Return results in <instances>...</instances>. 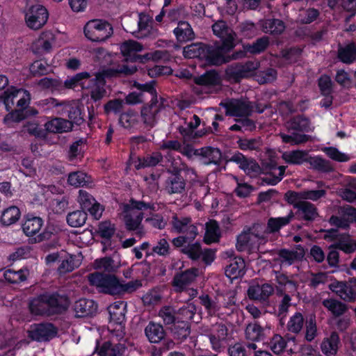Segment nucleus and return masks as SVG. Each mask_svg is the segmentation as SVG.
I'll return each instance as SVG.
<instances>
[{
  "instance_id": "obj_1",
  "label": "nucleus",
  "mask_w": 356,
  "mask_h": 356,
  "mask_svg": "<svg viewBox=\"0 0 356 356\" xmlns=\"http://www.w3.org/2000/svg\"><path fill=\"white\" fill-rule=\"evenodd\" d=\"M235 47L229 42L215 41L213 44H205L204 49L202 50V60L211 66H220L233 60H238V56L240 54L234 50Z\"/></svg>"
},
{
  "instance_id": "obj_2",
  "label": "nucleus",
  "mask_w": 356,
  "mask_h": 356,
  "mask_svg": "<svg viewBox=\"0 0 356 356\" xmlns=\"http://www.w3.org/2000/svg\"><path fill=\"white\" fill-rule=\"evenodd\" d=\"M286 126L291 134H280L284 143L298 145L310 140L311 136L304 134L311 131L310 121L307 118L302 115H295L287 121Z\"/></svg>"
},
{
  "instance_id": "obj_3",
  "label": "nucleus",
  "mask_w": 356,
  "mask_h": 356,
  "mask_svg": "<svg viewBox=\"0 0 356 356\" xmlns=\"http://www.w3.org/2000/svg\"><path fill=\"white\" fill-rule=\"evenodd\" d=\"M154 209L150 204L143 201H136L131 199L129 204L124 205L123 212L124 222L125 227L129 231H136V234L138 236H143L145 232L141 221L143 218V209Z\"/></svg>"
},
{
  "instance_id": "obj_4",
  "label": "nucleus",
  "mask_w": 356,
  "mask_h": 356,
  "mask_svg": "<svg viewBox=\"0 0 356 356\" xmlns=\"http://www.w3.org/2000/svg\"><path fill=\"white\" fill-rule=\"evenodd\" d=\"M90 285L96 286L99 291L111 296H118L120 280L113 274L95 272L88 275Z\"/></svg>"
},
{
  "instance_id": "obj_5",
  "label": "nucleus",
  "mask_w": 356,
  "mask_h": 356,
  "mask_svg": "<svg viewBox=\"0 0 356 356\" xmlns=\"http://www.w3.org/2000/svg\"><path fill=\"white\" fill-rule=\"evenodd\" d=\"M86 37L92 42H103L113 34V27L108 22L102 19H93L84 26Z\"/></svg>"
},
{
  "instance_id": "obj_6",
  "label": "nucleus",
  "mask_w": 356,
  "mask_h": 356,
  "mask_svg": "<svg viewBox=\"0 0 356 356\" xmlns=\"http://www.w3.org/2000/svg\"><path fill=\"white\" fill-rule=\"evenodd\" d=\"M259 67L258 62L248 60L245 63H234L228 65L225 70L227 78L235 83L250 77Z\"/></svg>"
},
{
  "instance_id": "obj_7",
  "label": "nucleus",
  "mask_w": 356,
  "mask_h": 356,
  "mask_svg": "<svg viewBox=\"0 0 356 356\" xmlns=\"http://www.w3.org/2000/svg\"><path fill=\"white\" fill-rule=\"evenodd\" d=\"M338 214L332 215L328 220L330 225L348 231L350 225L356 223V207L350 205H343L339 208Z\"/></svg>"
},
{
  "instance_id": "obj_8",
  "label": "nucleus",
  "mask_w": 356,
  "mask_h": 356,
  "mask_svg": "<svg viewBox=\"0 0 356 356\" xmlns=\"http://www.w3.org/2000/svg\"><path fill=\"white\" fill-rule=\"evenodd\" d=\"M330 290L346 302L356 300V278H349L348 281L334 282L330 285Z\"/></svg>"
},
{
  "instance_id": "obj_9",
  "label": "nucleus",
  "mask_w": 356,
  "mask_h": 356,
  "mask_svg": "<svg viewBox=\"0 0 356 356\" xmlns=\"http://www.w3.org/2000/svg\"><path fill=\"white\" fill-rule=\"evenodd\" d=\"M28 333L31 339L46 342L56 337L58 329L52 323H38L32 325Z\"/></svg>"
},
{
  "instance_id": "obj_10",
  "label": "nucleus",
  "mask_w": 356,
  "mask_h": 356,
  "mask_svg": "<svg viewBox=\"0 0 356 356\" xmlns=\"http://www.w3.org/2000/svg\"><path fill=\"white\" fill-rule=\"evenodd\" d=\"M220 106L225 108L227 116L248 117L252 112V106L250 102L238 99H232L227 102H221Z\"/></svg>"
},
{
  "instance_id": "obj_11",
  "label": "nucleus",
  "mask_w": 356,
  "mask_h": 356,
  "mask_svg": "<svg viewBox=\"0 0 356 356\" xmlns=\"http://www.w3.org/2000/svg\"><path fill=\"white\" fill-rule=\"evenodd\" d=\"M270 45L269 37L264 35L257 38L252 43H245L242 44V49H237L238 60L248 58L250 56L259 55L264 52Z\"/></svg>"
},
{
  "instance_id": "obj_12",
  "label": "nucleus",
  "mask_w": 356,
  "mask_h": 356,
  "mask_svg": "<svg viewBox=\"0 0 356 356\" xmlns=\"http://www.w3.org/2000/svg\"><path fill=\"white\" fill-rule=\"evenodd\" d=\"M48 16V11L43 6H32L26 14L27 26L32 29L38 30L46 24Z\"/></svg>"
},
{
  "instance_id": "obj_13",
  "label": "nucleus",
  "mask_w": 356,
  "mask_h": 356,
  "mask_svg": "<svg viewBox=\"0 0 356 356\" xmlns=\"http://www.w3.org/2000/svg\"><path fill=\"white\" fill-rule=\"evenodd\" d=\"M165 100L161 98V102L159 103L157 99H150V104L143 106L140 110V115L143 123L149 127H153L156 122V116L159 111L165 108L164 102Z\"/></svg>"
},
{
  "instance_id": "obj_14",
  "label": "nucleus",
  "mask_w": 356,
  "mask_h": 356,
  "mask_svg": "<svg viewBox=\"0 0 356 356\" xmlns=\"http://www.w3.org/2000/svg\"><path fill=\"white\" fill-rule=\"evenodd\" d=\"M229 161L238 164L239 168L250 177L257 176L261 171V168L255 160L248 159L238 151L234 153Z\"/></svg>"
},
{
  "instance_id": "obj_15",
  "label": "nucleus",
  "mask_w": 356,
  "mask_h": 356,
  "mask_svg": "<svg viewBox=\"0 0 356 356\" xmlns=\"http://www.w3.org/2000/svg\"><path fill=\"white\" fill-rule=\"evenodd\" d=\"M213 35L220 39V42H229L234 47L236 46V33L224 20L216 22L211 26Z\"/></svg>"
},
{
  "instance_id": "obj_16",
  "label": "nucleus",
  "mask_w": 356,
  "mask_h": 356,
  "mask_svg": "<svg viewBox=\"0 0 356 356\" xmlns=\"http://www.w3.org/2000/svg\"><path fill=\"white\" fill-rule=\"evenodd\" d=\"M195 307L194 306L179 307V344L189 336L191 333V324L188 321L193 319L195 314Z\"/></svg>"
},
{
  "instance_id": "obj_17",
  "label": "nucleus",
  "mask_w": 356,
  "mask_h": 356,
  "mask_svg": "<svg viewBox=\"0 0 356 356\" xmlns=\"http://www.w3.org/2000/svg\"><path fill=\"white\" fill-rule=\"evenodd\" d=\"M228 329L222 323L217 324L208 335L213 350L220 352L227 340Z\"/></svg>"
},
{
  "instance_id": "obj_18",
  "label": "nucleus",
  "mask_w": 356,
  "mask_h": 356,
  "mask_svg": "<svg viewBox=\"0 0 356 356\" xmlns=\"http://www.w3.org/2000/svg\"><path fill=\"white\" fill-rule=\"evenodd\" d=\"M294 217L299 220L313 222L318 216L316 207L308 201L300 202L296 205V211L293 213Z\"/></svg>"
},
{
  "instance_id": "obj_19",
  "label": "nucleus",
  "mask_w": 356,
  "mask_h": 356,
  "mask_svg": "<svg viewBox=\"0 0 356 356\" xmlns=\"http://www.w3.org/2000/svg\"><path fill=\"white\" fill-rule=\"evenodd\" d=\"M51 316L65 312L70 305L67 296L58 294H45Z\"/></svg>"
},
{
  "instance_id": "obj_20",
  "label": "nucleus",
  "mask_w": 356,
  "mask_h": 356,
  "mask_svg": "<svg viewBox=\"0 0 356 356\" xmlns=\"http://www.w3.org/2000/svg\"><path fill=\"white\" fill-rule=\"evenodd\" d=\"M222 159V152L220 149L211 146L200 148V156L199 161L204 165L211 164L220 165Z\"/></svg>"
},
{
  "instance_id": "obj_21",
  "label": "nucleus",
  "mask_w": 356,
  "mask_h": 356,
  "mask_svg": "<svg viewBox=\"0 0 356 356\" xmlns=\"http://www.w3.org/2000/svg\"><path fill=\"white\" fill-rule=\"evenodd\" d=\"M97 305L92 300L86 298H81L75 302L74 305V311L75 316L83 318L92 315L96 313Z\"/></svg>"
},
{
  "instance_id": "obj_22",
  "label": "nucleus",
  "mask_w": 356,
  "mask_h": 356,
  "mask_svg": "<svg viewBox=\"0 0 356 356\" xmlns=\"http://www.w3.org/2000/svg\"><path fill=\"white\" fill-rule=\"evenodd\" d=\"M192 118L193 120L187 124L186 127L179 126V134L184 138L195 140L204 136L207 131L204 129L195 131V129L200 124L201 120L197 115H193Z\"/></svg>"
},
{
  "instance_id": "obj_23",
  "label": "nucleus",
  "mask_w": 356,
  "mask_h": 356,
  "mask_svg": "<svg viewBox=\"0 0 356 356\" xmlns=\"http://www.w3.org/2000/svg\"><path fill=\"white\" fill-rule=\"evenodd\" d=\"M274 289L270 284L250 286L248 289V296L250 299L265 301L273 294Z\"/></svg>"
},
{
  "instance_id": "obj_24",
  "label": "nucleus",
  "mask_w": 356,
  "mask_h": 356,
  "mask_svg": "<svg viewBox=\"0 0 356 356\" xmlns=\"http://www.w3.org/2000/svg\"><path fill=\"white\" fill-rule=\"evenodd\" d=\"M339 343V335L336 331H333L328 337L323 339L321 343V350L325 356H336Z\"/></svg>"
},
{
  "instance_id": "obj_25",
  "label": "nucleus",
  "mask_w": 356,
  "mask_h": 356,
  "mask_svg": "<svg viewBox=\"0 0 356 356\" xmlns=\"http://www.w3.org/2000/svg\"><path fill=\"white\" fill-rule=\"evenodd\" d=\"M337 58L341 63L350 65L356 61V42L352 41L345 45L339 44Z\"/></svg>"
},
{
  "instance_id": "obj_26",
  "label": "nucleus",
  "mask_w": 356,
  "mask_h": 356,
  "mask_svg": "<svg viewBox=\"0 0 356 356\" xmlns=\"http://www.w3.org/2000/svg\"><path fill=\"white\" fill-rule=\"evenodd\" d=\"M143 49L140 43L131 40L124 42L120 46V51L125 57V61L131 63L137 61V52L142 51Z\"/></svg>"
},
{
  "instance_id": "obj_27",
  "label": "nucleus",
  "mask_w": 356,
  "mask_h": 356,
  "mask_svg": "<svg viewBox=\"0 0 356 356\" xmlns=\"http://www.w3.org/2000/svg\"><path fill=\"white\" fill-rule=\"evenodd\" d=\"M330 248L341 250L345 254H352L356 250V240L352 238L348 233H342L339 240L331 244Z\"/></svg>"
},
{
  "instance_id": "obj_28",
  "label": "nucleus",
  "mask_w": 356,
  "mask_h": 356,
  "mask_svg": "<svg viewBox=\"0 0 356 356\" xmlns=\"http://www.w3.org/2000/svg\"><path fill=\"white\" fill-rule=\"evenodd\" d=\"M307 163L309 164V169L319 172L330 173L334 171L332 163L320 155L312 156L309 154Z\"/></svg>"
},
{
  "instance_id": "obj_29",
  "label": "nucleus",
  "mask_w": 356,
  "mask_h": 356,
  "mask_svg": "<svg viewBox=\"0 0 356 356\" xmlns=\"http://www.w3.org/2000/svg\"><path fill=\"white\" fill-rule=\"evenodd\" d=\"M245 261L241 257H235L225 270L226 276L232 280L242 277L245 274Z\"/></svg>"
},
{
  "instance_id": "obj_30",
  "label": "nucleus",
  "mask_w": 356,
  "mask_h": 356,
  "mask_svg": "<svg viewBox=\"0 0 356 356\" xmlns=\"http://www.w3.org/2000/svg\"><path fill=\"white\" fill-rule=\"evenodd\" d=\"M309 156L307 150L296 149L284 152L282 159L289 165H301L307 163Z\"/></svg>"
},
{
  "instance_id": "obj_31",
  "label": "nucleus",
  "mask_w": 356,
  "mask_h": 356,
  "mask_svg": "<svg viewBox=\"0 0 356 356\" xmlns=\"http://www.w3.org/2000/svg\"><path fill=\"white\" fill-rule=\"evenodd\" d=\"M110 315V321L115 324H122L125 319L127 312V302L124 301H117L108 307Z\"/></svg>"
},
{
  "instance_id": "obj_32",
  "label": "nucleus",
  "mask_w": 356,
  "mask_h": 356,
  "mask_svg": "<svg viewBox=\"0 0 356 356\" xmlns=\"http://www.w3.org/2000/svg\"><path fill=\"white\" fill-rule=\"evenodd\" d=\"M161 149H168L165 157L168 162L170 163L168 171L171 173L176 174L178 172V167L177 166L176 159L175 154L178 150V141L177 140H167L163 141L161 145Z\"/></svg>"
},
{
  "instance_id": "obj_33",
  "label": "nucleus",
  "mask_w": 356,
  "mask_h": 356,
  "mask_svg": "<svg viewBox=\"0 0 356 356\" xmlns=\"http://www.w3.org/2000/svg\"><path fill=\"white\" fill-rule=\"evenodd\" d=\"M44 127L45 131L50 133H63L71 131L72 129V122L60 118H55L48 121L45 123Z\"/></svg>"
},
{
  "instance_id": "obj_34",
  "label": "nucleus",
  "mask_w": 356,
  "mask_h": 356,
  "mask_svg": "<svg viewBox=\"0 0 356 356\" xmlns=\"http://www.w3.org/2000/svg\"><path fill=\"white\" fill-rule=\"evenodd\" d=\"M284 22L279 19H267L261 23V30L265 33L272 35H280L285 30Z\"/></svg>"
},
{
  "instance_id": "obj_35",
  "label": "nucleus",
  "mask_w": 356,
  "mask_h": 356,
  "mask_svg": "<svg viewBox=\"0 0 356 356\" xmlns=\"http://www.w3.org/2000/svg\"><path fill=\"white\" fill-rule=\"evenodd\" d=\"M45 294L34 298L29 303V309L35 315L51 316L47 302Z\"/></svg>"
},
{
  "instance_id": "obj_36",
  "label": "nucleus",
  "mask_w": 356,
  "mask_h": 356,
  "mask_svg": "<svg viewBox=\"0 0 356 356\" xmlns=\"http://www.w3.org/2000/svg\"><path fill=\"white\" fill-rule=\"evenodd\" d=\"M220 236L219 225L216 220H211L206 224V231L204 236V242L206 244L210 245L218 242Z\"/></svg>"
},
{
  "instance_id": "obj_37",
  "label": "nucleus",
  "mask_w": 356,
  "mask_h": 356,
  "mask_svg": "<svg viewBox=\"0 0 356 356\" xmlns=\"http://www.w3.org/2000/svg\"><path fill=\"white\" fill-rule=\"evenodd\" d=\"M294 218L292 211L286 216L273 218L270 217L267 222V229L270 233L279 232L282 227L289 224Z\"/></svg>"
},
{
  "instance_id": "obj_38",
  "label": "nucleus",
  "mask_w": 356,
  "mask_h": 356,
  "mask_svg": "<svg viewBox=\"0 0 356 356\" xmlns=\"http://www.w3.org/2000/svg\"><path fill=\"white\" fill-rule=\"evenodd\" d=\"M145 335L151 343H159L165 337V331L160 324L150 322L145 330Z\"/></svg>"
},
{
  "instance_id": "obj_39",
  "label": "nucleus",
  "mask_w": 356,
  "mask_h": 356,
  "mask_svg": "<svg viewBox=\"0 0 356 356\" xmlns=\"http://www.w3.org/2000/svg\"><path fill=\"white\" fill-rule=\"evenodd\" d=\"M322 303L334 317L343 315L348 309L347 305L334 298L325 299Z\"/></svg>"
},
{
  "instance_id": "obj_40",
  "label": "nucleus",
  "mask_w": 356,
  "mask_h": 356,
  "mask_svg": "<svg viewBox=\"0 0 356 356\" xmlns=\"http://www.w3.org/2000/svg\"><path fill=\"white\" fill-rule=\"evenodd\" d=\"M125 350L123 344H113L110 341H106L98 350L99 356H122Z\"/></svg>"
},
{
  "instance_id": "obj_41",
  "label": "nucleus",
  "mask_w": 356,
  "mask_h": 356,
  "mask_svg": "<svg viewBox=\"0 0 356 356\" xmlns=\"http://www.w3.org/2000/svg\"><path fill=\"white\" fill-rule=\"evenodd\" d=\"M37 111L33 108H27V110L24 109H18L15 110L9 113H8L4 117V122L9 124L11 122H19L23 120H25L29 116L34 115L37 113Z\"/></svg>"
},
{
  "instance_id": "obj_42",
  "label": "nucleus",
  "mask_w": 356,
  "mask_h": 356,
  "mask_svg": "<svg viewBox=\"0 0 356 356\" xmlns=\"http://www.w3.org/2000/svg\"><path fill=\"white\" fill-rule=\"evenodd\" d=\"M198 275V269L196 268H189L184 272H179V298H182L186 291L184 286L187 285L195 280Z\"/></svg>"
},
{
  "instance_id": "obj_43",
  "label": "nucleus",
  "mask_w": 356,
  "mask_h": 356,
  "mask_svg": "<svg viewBox=\"0 0 356 356\" xmlns=\"http://www.w3.org/2000/svg\"><path fill=\"white\" fill-rule=\"evenodd\" d=\"M264 328L257 321L253 323H249L245 330L246 339L252 341L262 340L264 337Z\"/></svg>"
},
{
  "instance_id": "obj_44",
  "label": "nucleus",
  "mask_w": 356,
  "mask_h": 356,
  "mask_svg": "<svg viewBox=\"0 0 356 356\" xmlns=\"http://www.w3.org/2000/svg\"><path fill=\"white\" fill-rule=\"evenodd\" d=\"M43 220L40 217H27L22 225V229L26 236L35 234L41 229Z\"/></svg>"
},
{
  "instance_id": "obj_45",
  "label": "nucleus",
  "mask_w": 356,
  "mask_h": 356,
  "mask_svg": "<svg viewBox=\"0 0 356 356\" xmlns=\"http://www.w3.org/2000/svg\"><path fill=\"white\" fill-rule=\"evenodd\" d=\"M180 248V252L186 254L192 261H197L201 257L202 249L200 243L195 242L194 243H188V245H184Z\"/></svg>"
},
{
  "instance_id": "obj_46",
  "label": "nucleus",
  "mask_w": 356,
  "mask_h": 356,
  "mask_svg": "<svg viewBox=\"0 0 356 356\" xmlns=\"http://www.w3.org/2000/svg\"><path fill=\"white\" fill-rule=\"evenodd\" d=\"M236 143L238 148L243 151L259 150L262 145V141L260 137L252 138H239Z\"/></svg>"
},
{
  "instance_id": "obj_47",
  "label": "nucleus",
  "mask_w": 356,
  "mask_h": 356,
  "mask_svg": "<svg viewBox=\"0 0 356 356\" xmlns=\"http://www.w3.org/2000/svg\"><path fill=\"white\" fill-rule=\"evenodd\" d=\"M21 212L18 207L12 206L5 209L1 217V222L4 225L15 223L19 218Z\"/></svg>"
},
{
  "instance_id": "obj_48",
  "label": "nucleus",
  "mask_w": 356,
  "mask_h": 356,
  "mask_svg": "<svg viewBox=\"0 0 356 356\" xmlns=\"http://www.w3.org/2000/svg\"><path fill=\"white\" fill-rule=\"evenodd\" d=\"M220 81L218 73L215 70H210L197 77L195 83L200 86H217Z\"/></svg>"
},
{
  "instance_id": "obj_49",
  "label": "nucleus",
  "mask_w": 356,
  "mask_h": 356,
  "mask_svg": "<svg viewBox=\"0 0 356 356\" xmlns=\"http://www.w3.org/2000/svg\"><path fill=\"white\" fill-rule=\"evenodd\" d=\"M204 43H192L189 45L184 47L183 55L186 58H198L200 59L203 58V54L202 50L204 49Z\"/></svg>"
},
{
  "instance_id": "obj_50",
  "label": "nucleus",
  "mask_w": 356,
  "mask_h": 356,
  "mask_svg": "<svg viewBox=\"0 0 356 356\" xmlns=\"http://www.w3.org/2000/svg\"><path fill=\"white\" fill-rule=\"evenodd\" d=\"M304 323L303 315L300 312H297L290 317L286 327L289 332L298 334L302 330Z\"/></svg>"
},
{
  "instance_id": "obj_51",
  "label": "nucleus",
  "mask_w": 356,
  "mask_h": 356,
  "mask_svg": "<svg viewBox=\"0 0 356 356\" xmlns=\"http://www.w3.org/2000/svg\"><path fill=\"white\" fill-rule=\"evenodd\" d=\"M179 48L181 43L191 41L195 38V33L188 22L179 20Z\"/></svg>"
},
{
  "instance_id": "obj_52",
  "label": "nucleus",
  "mask_w": 356,
  "mask_h": 356,
  "mask_svg": "<svg viewBox=\"0 0 356 356\" xmlns=\"http://www.w3.org/2000/svg\"><path fill=\"white\" fill-rule=\"evenodd\" d=\"M28 275L29 270L26 269L19 270L8 269L4 273V277L8 282L17 284L25 281Z\"/></svg>"
},
{
  "instance_id": "obj_53",
  "label": "nucleus",
  "mask_w": 356,
  "mask_h": 356,
  "mask_svg": "<svg viewBox=\"0 0 356 356\" xmlns=\"http://www.w3.org/2000/svg\"><path fill=\"white\" fill-rule=\"evenodd\" d=\"M87 219V213L82 210H77L70 213L67 216L68 225L73 227H79L83 225Z\"/></svg>"
},
{
  "instance_id": "obj_54",
  "label": "nucleus",
  "mask_w": 356,
  "mask_h": 356,
  "mask_svg": "<svg viewBox=\"0 0 356 356\" xmlns=\"http://www.w3.org/2000/svg\"><path fill=\"white\" fill-rule=\"evenodd\" d=\"M162 159V156L159 152L153 153L151 155H147L143 158H138V164L136 165V168L139 170L140 168L153 167L156 165Z\"/></svg>"
},
{
  "instance_id": "obj_55",
  "label": "nucleus",
  "mask_w": 356,
  "mask_h": 356,
  "mask_svg": "<svg viewBox=\"0 0 356 356\" xmlns=\"http://www.w3.org/2000/svg\"><path fill=\"white\" fill-rule=\"evenodd\" d=\"M198 234L197 227L194 225H189L184 228V231L179 233V248L183 246L184 243L192 242Z\"/></svg>"
},
{
  "instance_id": "obj_56",
  "label": "nucleus",
  "mask_w": 356,
  "mask_h": 356,
  "mask_svg": "<svg viewBox=\"0 0 356 356\" xmlns=\"http://www.w3.org/2000/svg\"><path fill=\"white\" fill-rule=\"evenodd\" d=\"M238 29L240 34L247 38H252L258 33L255 24L249 20L240 23Z\"/></svg>"
},
{
  "instance_id": "obj_57",
  "label": "nucleus",
  "mask_w": 356,
  "mask_h": 356,
  "mask_svg": "<svg viewBox=\"0 0 356 356\" xmlns=\"http://www.w3.org/2000/svg\"><path fill=\"white\" fill-rule=\"evenodd\" d=\"M115 226L108 220L101 222L98 225L97 234L103 238L110 240L115 232Z\"/></svg>"
},
{
  "instance_id": "obj_58",
  "label": "nucleus",
  "mask_w": 356,
  "mask_h": 356,
  "mask_svg": "<svg viewBox=\"0 0 356 356\" xmlns=\"http://www.w3.org/2000/svg\"><path fill=\"white\" fill-rule=\"evenodd\" d=\"M257 81L260 84L272 83L277 76V72L275 69L268 67L265 70H259L257 73Z\"/></svg>"
},
{
  "instance_id": "obj_59",
  "label": "nucleus",
  "mask_w": 356,
  "mask_h": 356,
  "mask_svg": "<svg viewBox=\"0 0 356 356\" xmlns=\"http://www.w3.org/2000/svg\"><path fill=\"white\" fill-rule=\"evenodd\" d=\"M278 256L282 262H285L288 265H291L295 261L300 259L303 257V254H299L297 251L289 250L284 248L279 251Z\"/></svg>"
},
{
  "instance_id": "obj_60",
  "label": "nucleus",
  "mask_w": 356,
  "mask_h": 356,
  "mask_svg": "<svg viewBox=\"0 0 356 356\" xmlns=\"http://www.w3.org/2000/svg\"><path fill=\"white\" fill-rule=\"evenodd\" d=\"M154 83L155 82L154 81L143 84L134 82V86L140 90L139 92H144L147 99H157V95L154 87Z\"/></svg>"
},
{
  "instance_id": "obj_61",
  "label": "nucleus",
  "mask_w": 356,
  "mask_h": 356,
  "mask_svg": "<svg viewBox=\"0 0 356 356\" xmlns=\"http://www.w3.org/2000/svg\"><path fill=\"white\" fill-rule=\"evenodd\" d=\"M119 122L124 128L131 129L138 123L137 115L133 111L122 113L120 116Z\"/></svg>"
},
{
  "instance_id": "obj_62",
  "label": "nucleus",
  "mask_w": 356,
  "mask_h": 356,
  "mask_svg": "<svg viewBox=\"0 0 356 356\" xmlns=\"http://www.w3.org/2000/svg\"><path fill=\"white\" fill-rule=\"evenodd\" d=\"M79 260H75V256L70 255L62 261V263L58 268V270L60 274H65L72 272L75 268L79 267Z\"/></svg>"
},
{
  "instance_id": "obj_63",
  "label": "nucleus",
  "mask_w": 356,
  "mask_h": 356,
  "mask_svg": "<svg viewBox=\"0 0 356 356\" xmlns=\"http://www.w3.org/2000/svg\"><path fill=\"white\" fill-rule=\"evenodd\" d=\"M96 268L102 270V273H111L116 271L117 266L111 257H104L95 261Z\"/></svg>"
},
{
  "instance_id": "obj_64",
  "label": "nucleus",
  "mask_w": 356,
  "mask_h": 356,
  "mask_svg": "<svg viewBox=\"0 0 356 356\" xmlns=\"http://www.w3.org/2000/svg\"><path fill=\"white\" fill-rule=\"evenodd\" d=\"M318 86L322 95H331L332 93V81L327 75H321L318 79Z\"/></svg>"
}]
</instances>
